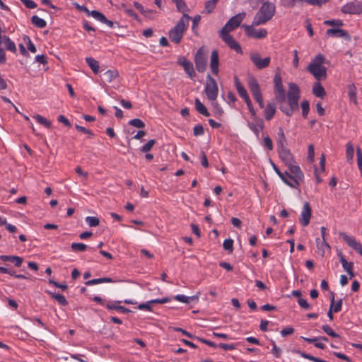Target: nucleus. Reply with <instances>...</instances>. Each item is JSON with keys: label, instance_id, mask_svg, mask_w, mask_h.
Wrapping results in <instances>:
<instances>
[{"label": "nucleus", "instance_id": "ddd939ff", "mask_svg": "<svg viewBox=\"0 0 362 362\" xmlns=\"http://www.w3.org/2000/svg\"><path fill=\"white\" fill-rule=\"evenodd\" d=\"M177 64L182 66L189 78L193 80L196 76L193 64L185 57H179L177 61Z\"/></svg>", "mask_w": 362, "mask_h": 362}, {"label": "nucleus", "instance_id": "f3484780", "mask_svg": "<svg viewBox=\"0 0 362 362\" xmlns=\"http://www.w3.org/2000/svg\"><path fill=\"white\" fill-rule=\"evenodd\" d=\"M280 178L285 184H286L289 187H291L292 188H295V189H297L299 187V185H300L299 180H302L303 179V178L297 177L294 175H293V176H292L290 174H288V172H286V171L284 172L283 177H280Z\"/></svg>", "mask_w": 362, "mask_h": 362}, {"label": "nucleus", "instance_id": "6e6552de", "mask_svg": "<svg viewBox=\"0 0 362 362\" xmlns=\"http://www.w3.org/2000/svg\"><path fill=\"white\" fill-rule=\"evenodd\" d=\"M245 17V13L242 12L231 17L220 31L230 33L237 28Z\"/></svg>", "mask_w": 362, "mask_h": 362}, {"label": "nucleus", "instance_id": "e2e57ef3", "mask_svg": "<svg viewBox=\"0 0 362 362\" xmlns=\"http://www.w3.org/2000/svg\"><path fill=\"white\" fill-rule=\"evenodd\" d=\"M138 309L141 310H146V311H149V312L152 311V308L151 306V303H149V300L146 303L139 304L138 305Z\"/></svg>", "mask_w": 362, "mask_h": 362}, {"label": "nucleus", "instance_id": "9b49d317", "mask_svg": "<svg viewBox=\"0 0 362 362\" xmlns=\"http://www.w3.org/2000/svg\"><path fill=\"white\" fill-rule=\"evenodd\" d=\"M339 236L344 240V242L361 256H362V245L358 242L355 238L346 234L344 232L339 233Z\"/></svg>", "mask_w": 362, "mask_h": 362}, {"label": "nucleus", "instance_id": "7ed1b4c3", "mask_svg": "<svg viewBox=\"0 0 362 362\" xmlns=\"http://www.w3.org/2000/svg\"><path fill=\"white\" fill-rule=\"evenodd\" d=\"M325 57L322 54L316 55L308 64L307 70L320 81L327 78V68L323 66Z\"/></svg>", "mask_w": 362, "mask_h": 362}, {"label": "nucleus", "instance_id": "4be33fe9", "mask_svg": "<svg viewBox=\"0 0 362 362\" xmlns=\"http://www.w3.org/2000/svg\"><path fill=\"white\" fill-rule=\"evenodd\" d=\"M276 111V107L275 103L273 102L268 103L264 110L265 119L270 121L275 115Z\"/></svg>", "mask_w": 362, "mask_h": 362}, {"label": "nucleus", "instance_id": "1a4fd4ad", "mask_svg": "<svg viewBox=\"0 0 362 362\" xmlns=\"http://www.w3.org/2000/svg\"><path fill=\"white\" fill-rule=\"evenodd\" d=\"M253 23L252 25H243L242 27L245 28V34L248 37L255 39H263L267 36V30L264 28L255 29Z\"/></svg>", "mask_w": 362, "mask_h": 362}, {"label": "nucleus", "instance_id": "f8f14e48", "mask_svg": "<svg viewBox=\"0 0 362 362\" xmlns=\"http://www.w3.org/2000/svg\"><path fill=\"white\" fill-rule=\"evenodd\" d=\"M341 11L344 14L360 15L362 13V4L349 2L341 8Z\"/></svg>", "mask_w": 362, "mask_h": 362}, {"label": "nucleus", "instance_id": "9d476101", "mask_svg": "<svg viewBox=\"0 0 362 362\" xmlns=\"http://www.w3.org/2000/svg\"><path fill=\"white\" fill-rule=\"evenodd\" d=\"M219 35L222 40L231 49L238 54H243V49L240 45L234 39V37L227 32H219Z\"/></svg>", "mask_w": 362, "mask_h": 362}, {"label": "nucleus", "instance_id": "c85d7f7f", "mask_svg": "<svg viewBox=\"0 0 362 362\" xmlns=\"http://www.w3.org/2000/svg\"><path fill=\"white\" fill-rule=\"evenodd\" d=\"M259 122V123L247 122V127L257 136H258L259 132L264 129L263 120L260 119Z\"/></svg>", "mask_w": 362, "mask_h": 362}, {"label": "nucleus", "instance_id": "aec40b11", "mask_svg": "<svg viewBox=\"0 0 362 362\" xmlns=\"http://www.w3.org/2000/svg\"><path fill=\"white\" fill-rule=\"evenodd\" d=\"M326 35L330 37H342L346 39L349 37L346 30L341 28H329L326 31Z\"/></svg>", "mask_w": 362, "mask_h": 362}, {"label": "nucleus", "instance_id": "864d4df0", "mask_svg": "<svg viewBox=\"0 0 362 362\" xmlns=\"http://www.w3.org/2000/svg\"><path fill=\"white\" fill-rule=\"evenodd\" d=\"M88 15H90L95 20H97V21H100L101 23H102V21L103 20L105 19V16L101 12L95 11V10H93L92 11H89V14Z\"/></svg>", "mask_w": 362, "mask_h": 362}, {"label": "nucleus", "instance_id": "69168bd1", "mask_svg": "<svg viewBox=\"0 0 362 362\" xmlns=\"http://www.w3.org/2000/svg\"><path fill=\"white\" fill-rule=\"evenodd\" d=\"M357 165L359 168H362V151L358 147L356 148Z\"/></svg>", "mask_w": 362, "mask_h": 362}, {"label": "nucleus", "instance_id": "bb28decb", "mask_svg": "<svg viewBox=\"0 0 362 362\" xmlns=\"http://www.w3.org/2000/svg\"><path fill=\"white\" fill-rule=\"evenodd\" d=\"M235 85L240 97H241L244 100L250 98L246 89L241 84V83L240 82L239 79L237 77H235Z\"/></svg>", "mask_w": 362, "mask_h": 362}, {"label": "nucleus", "instance_id": "2f4dec72", "mask_svg": "<svg viewBox=\"0 0 362 362\" xmlns=\"http://www.w3.org/2000/svg\"><path fill=\"white\" fill-rule=\"evenodd\" d=\"M303 2L307 3V0H281L280 4L284 8H293L297 5H301Z\"/></svg>", "mask_w": 362, "mask_h": 362}, {"label": "nucleus", "instance_id": "ea45409f", "mask_svg": "<svg viewBox=\"0 0 362 362\" xmlns=\"http://www.w3.org/2000/svg\"><path fill=\"white\" fill-rule=\"evenodd\" d=\"M175 4L176 5L177 11L182 13V16L185 14H187V12H188L189 9L185 0H178Z\"/></svg>", "mask_w": 362, "mask_h": 362}, {"label": "nucleus", "instance_id": "5fc2aeb1", "mask_svg": "<svg viewBox=\"0 0 362 362\" xmlns=\"http://www.w3.org/2000/svg\"><path fill=\"white\" fill-rule=\"evenodd\" d=\"M326 25L341 27L344 25L343 21L340 19L327 20L324 21Z\"/></svg>", "mask_w": 362, "mask_h": 362}, {"label": "nucleus", "instance_id": "4d7b16f0", "mask_svg": "<svg viewBox=\"0 0 362 362\" xmlns=\"http://www.w3.org/2000/svg\"><path fill=\"white\" fill-rule=\"evenodd\" d=\"M204 134V129L202 124H197L193 128V134L195 136H202Z\"/></svg>", "mask_w": 362, "mask_h": 362}, {"label": "nucleus", "instance_id": "a878e982", "mask_svg": "<svg viewBox=\"0 0 362 362\" xmlns=\"http://www.w3.org/2000/svg\"><path fill=\"white\" fill-rule=\"evenodd\" d=\"M2 42H4L5 48L7 50H8L13 53H16L17 49H16V44L14 43V42L13 40H11V39L8 36H6V35L3 36V37L1 39V43Z\"/></svg>", "mask_w": 362, "mask_h": 362}, {"label": "nucleus", "instance_id": "cd10ccee", "mask_svg": "<svg viewBox=\"0 0 362 362\" xmlns=\"http://www.w3.org/2000/svg\"><path fill=\"white\" fill-rule=\"evenodd\" d=\"M174 299L181 303H189L192 301L197 302L199 300V296L197 295L192 296H186L182 294H178L174 296Z\"/></svg>", "mask_w": 362, "mask_h": 362}, {"label": "nucleus", "instance_id": "a19ab883", "mask_svg": "<svg viewBox=\"0 0 362 362\" xmlns=\"http://www.w3.org/2000/svg\"><path fill=\"white\" fill-rule=\"evenodd\" d=\"M316 243H317V249L319 250H321L322 251V256L324 255L325 252V249H327V250H329L330 249V246L326 242V239H324L322 240V242L320 243V239L319 238H317L316 239Z\"/></svg>", "mask_w": 362, "mask_h": 362}, {"label": "nucleus", "instance_id": "39448f33", "mask_svg": "<svg viewBox=\"0 0 362 362\" xmlns=\"http://www.w3.org/2000/svg\"><path fill=\"white\" fill-rule=\"evenodd\" d=\"M190 19L192 18L188 14L183 15L176 25L169 30V38L175 44L180 42L184 32L189 26V21Z\"/></svg>", "mask_w": 362, "mask_h": 362}, {"label": "nucleus", "instance_id": "58836bf2", "mask_svg": "<svg viewBox=\"0 0 362 362\" xmlns=\"http://www.w3.org/2000/svg\"><path fill=\"white\" fill-rule=\"evenodd\" d=\"M349 92L348 95L350 100L354 104H357V93H356V88L354 84H350L348 86Z\"/></svg>", "mask_w": 362, "mask_h": 362}, {"label": "nucleus", "instance_id": "e433bc0d", "mask_svg": "<svg viewBox=\"0 0 362 362\" xmlns=\"http://www.w3.org/2000/svg\"><path fill=\"white\" fill-rule=\"evenodd\" d=\"M49 293L50 296L52 298L55 299L59 305L65 306L68 304V301L64 295L53 292H49Z\"/></svg>", "mask_w": 362, "mask_h": 362}, {"label": "nucleus", "instance_id": "de8ad7c7", "mask_svg": "<svg viewBox=\"0 0 362 362\" xmlns=\"http://www.w3.org/2000/svg\"><path fill=\"white\" fill-rule=\"evenodd\" d=\"M85 220L90 227L98 226L100 223L99 218L95 216H87Z\"/></svg>", "mask_w": 362, "mask_h": 362}, {"label": "nucleus", "instance_id": "680f3d73", "mask_svg": "<svg viewBox=\"0 0 362 362\" xmlns=\"http://www.w3.org/2000/svg\"><path fill=\"white\" fill-rule=\"evenodd\" d=\"M175 330L176 332H181L183 335H185V336H187V337H189V338H190L192 339H196V337H197V336L193 335L192 334L188 332L185 329H184L182 328H180V327H177V328L175 329Z\"/></svg>", "mask_w": 362, "mask_h": 362}, {"label": "nucleus", "instance_id": "603ef678", "mask_svg": "<svg viewBox=\"0 0 362 362\" xmlns=\"http://www.w3.org/2000/svg\"><path fill=\"white\" fill-rule=\"evenodd\" d=\"M129 124L136 128H144L145 123L139 118L132 119L129 122Z\"/></svg>", "mask_w": 362, "mask_h": 362}, {"label": "nucleus", "instance_id": "412c9836", "mask_svg": "<svg viewBox=\"0 0 362 362\" xmlns=\"http://www.w3.org/2000/svg\"><path fill=\"white\" fill-rule=\"evenodd\" d=\"M0 259L3 262H11L16 267H20L23 262V259L21 257L16 255H0Z\"/></svg>", "mask_w": 362, "mask_h": 362}, {"label": "nucleus", "instance_id": "6e6d98bb", "mask_svg": "<svg viewBox=\"0 0 362 362\" xmlns=\"http://www.w3.org/2000/svg\"><path fill=\"white\" fill-rule=\"evenodd\" d=\"M262 146L269 151H272L273 149L274 146L272 141L268 135L264 137Z\"/></svg>", "mask_w": 362, "mask_h": 362}, {"label": "nucleus", "instance_id": "37998d69", "mask_svg": "<svg viewBox=\"0 0 362 362\" xmlns=\"http://www.w3.org/2000/svg\"><path fill=\"white\" fill-rule=\"evenodd\" d=\"M322 329L327 335L333 338H340V335L336 333L328 325H323Z\"/></svg>", "mask_w": 362, "mask_h": 362}, {"label": "nucleus", "instance_id": "09e8293b", "mask_svg": "<svg viewBox=\"0 0 362 362\" xmlns=\"http://www.w3.org/2000/svg\"><path fill=\"white\" fill-rule=\"evenodd\" d=\"M302 116L303 118H307L310 110V103L308 100H303L301 103Z\"/></svg>", "mask_w": 362, "mask_h": 362}, {"label": "nucleus", "instance_id": "b1692460", "mask_svg": "<svg viewBox=\"0 0 362 362\" xmlns=\"http://www.w3.org/2000/svg\"><path fill=\"white\" fill-rule=\"evenodd\" d=\"M339 261L342 265V267L345 272L353 270L354 269V262H347L342 252L339 250L337 253Z\"/></svg>", "mask_w": 362, "mask_h": 362}, {"label": "nucleus", "instance_id": "473e14b6", "mask_svg": "<svg viewBox=\"0 0 362 362\" xmlns=\"http://www.w3.org/2000/svg\"><path fill=\"white\" fill-rule=\"evenodd\" d=\"M118 76V71L117 70H107L103 74V77L105 81L107 83L112 82Z\"/></svg>", "mask_w": 362, "mask_h": 362}, {"label": "nucleus", "instance_id": "5701e85b", "mask_svg": "<svg viewBox=\"0 0 362 362\" xmlns=\"http://www.w3.org/2000/svg\"><path fill=\"white\" fill-rule=\"evenodd\" d=\"M248 87L253 97L262 93L259 83L255 78H251L249 79Z\"/></svg>", "mask_w": 362, "mask_h": 362}, {"label": "nucleus", "instance_id": "393cba45", "mask_svg": "<svg viewBox=\"0 0 362 362\" xmlns=\"http://www.w3.org/2000/svg\"><path fill=\"white\" fill-rule=\"evenodd\" d=\"M277 148L286 147L287 146V140L282 127L278 129L276 139Z\"/></svg>", "mask_w": 362, "mask_h": 362}, {"label": "nucleus", "instance_id": "79ce46f5", "mask_svg": "<svg viewBox=\"0 0 362 362\" xmlns=\"http://www.w3.org/2000/svg\"><path fill=\"white\" fill-rule=\"evenodd\" d=\"M33 118L36 120L37 122L45 126V127H47V128L51 127V125H52L51 122L49 120H47L46 118H45L44 117H42L40 115H36L33 117Z\"/></svg>", "mask_w": 362, "mask_h": 362}, {"label": "nucleus", "instance_id": "a211bd4d", "mask_svg": "<svg viewBox=\"0 0 362 362\" xmlns=\"http://www.w3.org/2000/svg\"><path fill=\"white\" fill-rule=\"evenodd\" d=\"M218 66H219V57L218 52L216 49H214L211 52V59H210V67L211 69L212 73L217 76L218 74Z\"/></svg>", "mask_w": 362, "mask_h": 362}, {"label": "nucleus", "instance_id": "a18cd8bd", "mask_svg": "<svg viewBox=\"0 0 362 362\" xmlns=\"http://www.w3.org/2000/svg\"><path fill=\"white\" fill-rule=\"evenodd\" d=\"M23 39V41L27 45L28 49L29 51H30L32 53H35L37 52L36 47L35 46V45L31 41L30 37L28 36V35H24Z\"/></svg>", "mask_w": 362, "mask_h": 362}, {"label": "nucleus", "instance_id": "13d9d810", "mask_svg": "<svg viewBox=\"0 0 362 362\" xmlns=\"http://www.w3.org/2000/svg\"><path fill=\"white\" fill-rule=\"evenodd\" d=\"M75 128L78 132H83L84 134H88L89 137H93L94 136L93 132L91 130H90L88 129H86V127H83L80 126L78 124H75Z\"/></svg>", "mask_w": 362, "mask_h": 362}, {"label": "nucleus", "instance_id": "c9c22d12", "mask_svg": "<svg viewBox=\"0 0 362 362\" xmlns=\"http://www.w3.org/2000/svg\"><path fill=\"white\" fill-rule=\"evenodd\" d=\"M354 156V148L351 141L346 145V157L349 163H352Z\"/></svg>", "mask_w": 362, "mask_h": 362}, {"label": "nucleus", "instance_id": "0eeeda50", "mask_svg": "<svg viewBox=\"0 0 362 362\" xmlns=\"http://www.w3.org/2000/svg\"><path fill=\"white\" fill-rule=\"evenodd\" d=\"M274 94L278 103H282L286 100V92L282 83V78L279 73H276L274 77Z\"/></svg>", "mask_w": 362, "mask_h": 362}, {"label": "nucleus", "instance_id": "f03ea898", "mask_svg": "<svg viewBox=\"0 0 362 362\" xmlns=\"http://www.w3.org/2000/svg\"><path fill=\"white\" fill-rule=\"evenodd\" d=\"M278 153L281 161L288 167L291 173L299 178H303L304 175L300 167L297 165L293 155L286 146L277 148Z\"/></svg>", "mask_w": 362, "mask_h": 362}, {"label": "nucleus", "instance_id": "6ab92c4d", "mask_svg": "<svg viewBox=\"0 0 362 362\" xmlns=\"http://www.w3.org/2000/svg\"><path fill=\"white\" fill-rule=\"evenodd\" d=\"M122 303L120 300H116L114 302H109L106 303L105 308L111 311V310H117L122 313H130V310L127 308H125L124 306L119 305V304Z\"/></svg>", "mask_w": 362, "mask_h": 362}, {"label": "nucleus", "instance_id": "7c9ffc66", "mask_svg": "<svg viewBox=\"0 0 362 362\" xmlns=\"http://www.w3.org/2000/svg\"><path fill=\"white\" fill-rule=\"evenodd\" d=\"M194 105L196 110L201 115L209 117L210 115L209 112L205 105L200 101L199 98L194 100Z\"/></svg>", "mask_w": 362, "mask_h": 362}, {"label": "nucleus", "instance_id": "4468645a", "mask_svg": "<svg viewBox=\"0 0 362 362\" xmlns=\"http://www.w3.org/2000/svg\"><path fill=\"white\" fill-rule=\"evenodd\" d=\"M250 57L254 65L258 69H263L269 66L271 62L270 57H267L262 59L260 54L257 52L251 53Z\"/></svg>", "mask_w": 362, "mask_h": 362}, {"label": "nucleus", "instance_id": "3c124183", "mask_svg": "<svg viewBox=\"0 0 362 362\" xmlns=\"http://www.w3.org/2000/svg\"><path fill=\"white\" fill-rule=\"evenodd\" d=\"M156 143V141L155 139L149 140L146 144H144L141 148V151L142 153H148V151H150L151 150V148H153V146L155 145Z\"/></svg>", "mask_w": 362, "mask_h": 362}, {"label": "nucleus", "instance_id": "f257e3e1", "mask_svg": "<svg viewBox=\"0 0 362 362\" xmlns=\"http://www.w3.org/2000/svg\"><path fill=\"white\" fill-rule=\"evenodd\" d=\"M300 96L299 87L294 83H288L287 94L289 107L280 106V110L287 116L291 117L294 112L298 110V100Z\"/></svg>", "mask_w": 362, "mask_h": 362}, {"label": "nucleus", "instance_id": "4c0bfd02", "mask_svg": "<svg viewBox=\"0 0 362 362\" xmlns=\"http://www.w3.org/2000/svg\"><path fill=\"white\" fill-rule=\"evenodd\" d=\"M31 23L38 28H44L47 25V23L44 19L35 15L32 16Z\"/></svg>", "mask_w": 362, "mask_h": 362}, {"label": "nucleus", "instance_id": "2eb2a0df", "mask_svg": "<svg viewBox=\"0 0 362 362\" xmlns=\"http://www.w3.org/2000/svg\"><path fill=\"white\" fill-rule=\"evenodd\" d=\"M194 63L197 70L203 73L206 69V59L202 48L199 49L194 56Z\"/></svg>", "mask_w": 362, "mask_h": 362}, {"label": "nucleus", "instance_id": "dca6fc26", "mask_svg": "<svg viewBox=\"0 0 362 362\" xmlns=\"http://www.w3.org/2000/svg\"><path fill=\"white\" fill-rule=\"evenodd\" d=\"M312 210L308 202H305L300 214V223L303 226H307L311 218Z\"/></svg>", "mask_w": 362, "mask_h": 362}, {"label": "nucleus", "instance_id": "8fccbe9b", "mask_svg": "<svg viewBox=\"0 0 362 362\" xmlns=\"http://www.w3.org/2000/svg\"><path fill=\"white\" fill-rule=\"evenodd\" d=\"M223 247L225 250L228 251L229 253H231L233 250V240L231 238L226 239L223 241Z\"/></svg>", "mask_w": 362, "mask_h": 362}, {"label": "nucleus", "instance_id": "338daca9", "mask_svg": "<svg viewBox=\"0 0 362 362\" xmlns=\"http://www.w3.org/2000/svg\"><path fill=\"white\" fill-rule=\"evenodd\" d=\"M27 8L33 9L37 7V4L32 0H20Z\"/></svg>", "mask_w": 362, "mask_h": 362}, {"label": "nucleus", "instance_id": "20e7f679", "mask_svg": "<svg viewBox=\"0 0 362 362\" xmlns=\"http://www.w3.org/2000/svg\"><path fill=\"white\" fill-rule=\"evenodd\" d=\"M276 6L274 3L265 1L253 18V25H264L270 21L275 14Z\"/></svg>", "mask_w": 362, "mask_h": 362}, {"label": "nucleus", "instance_id": "0e129e2a", "mask_svg": "<svg viewBox=\"0 0 362 362\" xmlns=\"http://www.w3.org/2000/svg\"><path fill=\"white\" fill-rule=\"evenodd\" d=\"M298 303L303 309L309 310L310 308V305L306 299L300 298L298 300Z\"/></svg>", "mask_w": 362, "mask_h": 362}, {"label": "nucleus", "instance_id": "c03bdc74", "mask_svg": "<svg viewBox=\"0 0 362 362\" xmlns=\"http://www.w3.org/2000/svg\"><path fill=\"white\" fill-rule=\"evenodd\" d=\"M71 247L74 252H83L87 250L88 246L82 243H73Z\"/></svg>", "mask_w": 362, "mask_h": 362}, {"label": "nucleus", "instance_id": "774afa93", "mask_svg": "<svg viewBox=\"0 0 362 362\" xmlns=\"http://www.w3.org/2000/svg\"><path fill=\"white\" fill-rule=\"evenodd\" d=\"M293 332L294 329L292 327H286V328H284L281 331V334L282 337H286L288 335L293 334Z\"/></svg>", "mask_w": 362, "mask_h": 362}, {"label": "nucleus", "instance_id": "bf43d9fd", "mask_svg": "<svg viewBox=\"0 0 362 362\" xmlns=\"http://www.w3.org/2000/svg\"><path fill=\"white\" fill-rule=\"evenodd\" d=\"M272 344L273 345L272 349V354L276 358H280L281 354V349L276 345L274 341H272Z\"/></svg>", "mask_w": 362, "mask_h": 362}, {"label": "nucleus", "instance_id": "f704fd0d", "mask_svg": "<svg viewBox=\"0 0 362 362\" xmlns=\"http://www.w3.org/2000/svg\"><path fill=\"white\" fill-rule=\"evenodd\" d=\"M86 62L95 74L98 73L100 66L97 60L90 57L86 58Z\"/></svg>", "mask_w": 362, "mask_h": 362}, {"label": "nucleus", "instance_id": "052dcab7", "mask_svg": "<svg viewBox=\"0 0 362 362\" xmlns=\"http://www.w3.org/2000/svg\"><path fill=\"white\" fill-rule=\"evenodd\" d=\"M329 0H307V4L312 6H321L322 5L326 4Z\"/></svg>", "mask_w": 362, "mask_h": 362}, {"label": "nucleus", "instance_id": "423d86ee", "mask_svg": "<svg viewBox=\"0 0 362 362\" xmlns=\"http://www.w3.org/2000/svg\"><path fill=\"white\" fill-rule=\"evenodd\" d=\"M204 92L207 98L211 101L216 100L218 94V88L216 80L209 74L206 76V83Z\"/></svg>", "mask_w": 362, "mask_h": 362}, {"label": "nucleus", "instance_id": "c756f323", "mask_svg": "<svg viewBox=\"0 0 362 362\" xmlns=\"http://www.w3.org/2000/svg\"><path fill=\"white\" fill-rule=\"evenodd\" d=\"M313 93L317 98H323L326 92L320 81L315 82L313 87Z\"/></svg>", "mask_w": 362, "mask_h": 362}, {"label": "nucleus", "instance_id": "72a5a7b5", "mask_svg": "<svg viewBox=\"0 0 362 362\" xmlns=\"http://www.w3.org/2000/svg\"><path fill=\"white\" fill-rule=\"evenodd\" d=\"M219 0H209L206 1L203 13L207 14L211 13L216 7V4Z\"/></svg>", "mask_w": 362, "mask_h": 362}, {"label": "nucleus", "instance_id": "49530a36", "mask_svg": "<svg viewBox=\"0 0 362 362\" xmlns=\"http://www.w3.org/2000/svg\"><path fill=\"white\" fill-rule=\"evenodd\" d=\"M214 115L216 117H221L223 115L224 111L221 105L215 100L212 101Z\"/></svg>", "mask_w": 362, "mask_h": 362}]
</instances>
